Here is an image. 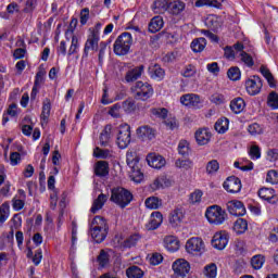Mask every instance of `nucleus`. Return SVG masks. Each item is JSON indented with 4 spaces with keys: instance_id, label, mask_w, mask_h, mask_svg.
<instances>
[{
    "instance_id": "32",
    "label": "nucleus",
    "mask_w": 278,
    "mask_h": 278,
    "mask_svg": "<svg viewBox=\"0 0 278 278\" xmlns=\"http://www.w3.org/2000/svg\"><path fill=\"white\" fill-rule=\"evenodd\" d=\"M168 3L170 0H155L153 4V10L156 14H164V12H168Z\"/></svg>"
},
{
    "instance_id": "38",
    "label": "nucleus",
    "mask_w": 278,
    "mask_h": 278,
    "mask_svg": "<svg viewBox=\"0 0 278 278\" xmlns=\"http://www.w3.org/2000/svg\"><path fill=\"white\" fill-rule=\"evenodd\" d=\"M110 131H112V127L111 126H105L103 131L100 134V144H101V147H109L110 146V139H111Z\"/></svg>"
},
{
    "instance_id": "37",
    "label": "nucleus",
    "mask_w": 278,
    "mask_h": 278,
    "mask_svg": "<svg viewBox=\"0 0 278 278\" xmlns=\"http://www.w3.org/2000/svg\"><path fill=\"white\" fill-rule=\"evenodd\" d=\"M249 229V223L244 218H239L235 222L233 230L236 233H244Z\"/></svg>"
},
{
    "instance_id": "60",
    "label": "nucleus",
    "mask_w": 278,
    "mask_h": 278,
    "mask_svg": "<svg viewBox=\"0 0 278 278\" xmlns=\"http://www.w3.org/2000/svg\"><path fill=\"white\" fill-rule=\"evenodd\" d=\"M108 49V43L104 41L100 42V49L98 54L99 64H103V59L105 58V50Z\"/></svg>"
},
{
    "instance_id": "29",
    "label": "nucleus",
    "mask_w": 278,
    "mask_h": 278,
    "mask_svg": "<svg viewBox=\"0 0 278 278\" xmlns=\"http://www.w3.org/2000/svg\"><path fill=\"white\" fill-rule=\"evenodd\" d=\"M93 157H98L100 160H112V157H114V151L97 147L93 150Z\"/></svg>"
},
{
    "instance_id": "52",
    "label": "nucleus",
    "mask_w": 278,
    "mask_h": 278,
    "mask_svg": "<svg viewBox=\"0 0 278 278\" xmlns=\"http://www.w3.org/2000/svg\"><path fill=\"white\" fill-rule=\"evenodd\" d=\"M227 76L232 80V81H238L240 79V68L239 67H230L227 72Z\"/></svg>"
},
{
    "instance_id": "2",
    "label": "nucleus",
    "mask_w": 278,
    "mask_h": 278,
    "mask_svg": "<svg viewBox=\"0 0 278 278\" xmlns=\"http://www.w3.org/2000/svg\"><path fill=\"white\" fill-rule=\"evenodd\" d=\"M110 201L115 203V205H118L122 210H125V207L134 201V194H131V191L122 187L113 188L111 190Z\"/></svg>"
},
{
    "instance_id": "41",
    "label": "nucleus",
    "mask_w": 278,
    "mask_h": 278,
    "mask_svg": "<svg viewBox=\"0 0 278 278\" xmlns=\"http://www.w3.org/2000/svg\"><path fill=\"white\" fill-rule=\"evenodd\" d=\"M203 5H207L208 8H222V3L218 0H198L195 2V8H203Z\"/></svg>"
},
{
    "instance_id": "4",
    "label": "nucleus",
    "mask_w": 278,
    "mask_h": 278,
    "mask_svg": "<svg viewBox=\"0 0 278 278\" xmlns=\"http://www.w3.org/2000/svg\"><path fill=\"white\" fill-rule=\"evenodd\" d=\"M130 92L137 101H147L153 97V87L149 83L139 80L130 88Z\"/></svg>"
},
{
    "instance_id": "14",
    "label": "nucleus",
    "mask_w": 278,
    "mask_h": 278,
    "mask_svg": "<svg viewBox=\"0 0 278 278\" xmlns=\"http://www.w3.org/2000/svg\"><path fill=\"white\" fill-rule=\"evenodd\" d=\"M224 188L227 192H230L231 194H236L240 192V190H242V182L240 178L236 176H230L224 182Z\"/></svg>"
},
{
    "instance_id": "50",
    "label": "nucleus",
    "mask_w": 278,
    "mask_h": 278,
    "mask_svg": "<svg viewBox=\"0 0 278 278\" xmlns=\"http://www.w3.org/2000/svg\"><path fill=\"white\" fill-rule=\"evenodd\" d=\"M266 181L267 184H271L275 186V184H278V173L275 169H270L267 172L266 175Z\"/></svg>"
},
{
    "instance_id": "27",
    "label": "nucleus",
    "mask_w": 278,
    "mask_h": 278,
    "mask_svg": "<svg viewBox=\"0 0 278 278\" xmlns=\"http://www.w3.org/2000/svg\"><path fill=\"white\" fill-rule=\"evenodd\" d=\"M149 73L152 79H156L157 81H162V79H164V75H166V73L164 72V68H162L160 64H152L149 67Z\"/></svg>"
},
{
    "instance_id": "1",
    "label": "nucleus",
    "mask_w": 278,
    "mask_h": 278,
    "mask_svg": "<svg viewBox=\"0 0 278 278\" xmlns=\"http://www.w3.org/2000/svg\"><path fill=\"white\" fill-rule=\"evenodd\" d=\"M109 229L110 227L108 226L105 218L96 216L90 224L91 238L94 240V242L101 244V242L108 238Z\"/></svg>"
},
{
    "instance_id": "56",
    "label": "nucleus",
    "mask_w": 278,
    "mask_h": 278,
    "mask_svg": "<svg viewBox=\"0 0 278 278\" xmlns=\"http://www.w3.org/2000/svg\"><path fill=\"white\" fill-rule=\"evenodd\" d=\"M268 105L270 108H274V110H277L278 108V94L277 92L273 91L268 96Z\"/></svg>"
},
{
    "instance_id": "35",
    "label": "nucleus",
    "mask_w": 278,
    "mask_h": 278,
    "mask_svg": "<svg viewBox=\"0 0 278 278\" xmlns=\"http://www.w3.org/2000/svg\"><path fill=\"white\" fill-rule=\"evenodd\" d=\"M49 116H51V100L46 98L42 103L41 118L47 123V121H49Z\"/></svg>"
},
{
    "instance_id": "39",
    "label": "nucleus",
    "mask_w": 278,
    "mask_h": 278,
    "mask_svg": "<svg viewBox=\"0 0 278 278\" xmlns=\"http://www.w3.org/2000/svg\"><path fill=\"white\" fill-rule=\"evenodd\" d=\"M202 199H203V191H201V189H195L193 192L189 194L190 205H199Z\"/></svg>"
},
{
    "instance_id": "45",
    "label": "nucleus",
    "mask_w": 278,
    "mask_h": 278,
    "mask_svg": "<svg viewBox=\"0 0 278 278\" xmlns=\"http://www.w3.org/2000/svg\"><path fill=\"white\" fill-rule=\"evenodd\" d=\"M264 262H266V260L263 255H255L251 260V265L253 268H255V270H260V268L264 266Z\"/></svg>"
},
{
    "instance_id": "40",
    "label": "nucleus",
    "mask_w": 278,
    "mask_h": 278,
    "mask_svg": "<svg viewBox=\"0 0 278 278\" xmlns=\"http://www.w3.org/2000/svg\"><path fill=\"white\" fill-rule=\"evenodd\" d=\"M244 100L242 98H236L230 102V109L235 112V114H240L242 110H244Z\"/></svg>"
},
{
    "instance_id": "48",
    "label": "nucleus",
    "mask_w": 278,
    "mask_h": 278,
    "mask_svg": "<svg viewBox=\"0 0 278 278\" xmlns=\"http://www.w3.org/2000/svg\"><path fill=\"white\" fill-rule=\"evenodd\" d=\"M178 153L179 155H188L190 153V143L186 140H181L178 144Z\"/></svg>"
},
{
    "instance_id": "13",
    "label": "nucleus",
    "mask_w": 278,
    "mask_h": 278,
    "mask_svg": "<svg viewBox=\"0 0 278 278\" xmlns=\"http://www.w3.org/2000/svg\"><path fill=\"white\" fill-rule=\"evenodd\" d=\"M226 205L231 216H244L247 214V207H244V203L241 201L231 200Z\"/></svg>"
},
{
    "instance_id": "47",
    "label": "nucleus",
    "mask_w": 278,
    "mask_h": 278,
    "mask_svg": "<svg viewBox=\"0 0 278 278\" xmlns=\"http://www.w3.org/2000/svg\"><path fill=\"white\" fill-rule=\"evenodd\" d=\"M98 262L101 268H105L106 264H110V254L105 250H101L98 256Z\"/></svg>"
},
{
    "instance_id": "31",
    "label": "nucleus",
    "mask_w": 278,
    "mask_h": 278,
    "mask_svg": "<svg viewBox=\"0 0 278 278\" xmlns=\"http://www.w3.org/2000/svg\"><path fill=\"white\" fill-rule=\"evenodd\" d=\"M162 27H164V20L161 16H155L149 24V31H151V34H157Z\"/></svg>"
},
{
    "instance_id": "24",
    "label": "nucleus",
    "mask_w": 278,
    "mask_h": 278,
    "mask_svg": "<svg viewBox=\"0 0 278 278\" xmlns=\"http://www.w3.org/2000/svg\"><path fill=\"white\" fill-rule=\"evenodd\" d=\"M180 103L187 106H197L201 103V98L194 93H187L180 97Z\"/></svg>"
},
{
    "instance_id": "19",
    "label": "nucleus",
    "mask_w": 278,
    "mask_h": 278,
    "mask_svg": "<svg viewBox=\"0 0 278 278\" xmlns=\"http://www.w3.org/2000/svg\"><path fill=\"white\" fill-rule=\"evenodd\" d=\"M147 162L152 168H164V166H166V160L157 154H149L147 156Z\"/></svg>"
},
{
    "instance_id": "8",
    "label": "nucleus",
    "mask_w": 278,
    "mask_h": 278,
    "mask_svg": "<svg viewBox=\"0 0 278 278\" xmlns=\"http://www.w3.org/2000/svg\"><path fill=\"white\" fill-rule=\"evenodd\" d=\"M131 142V131L129 125L121 126L117 134V147L119 149H127Z\"/></svg>"
},
{
    "instance_id": "64",
    "label": "nucleus",
    "mask_w": 278,
    "mask_h": 278,
    "mask_svg": "<svg viewBox=\"0 0 278 278\" xmlns=\"http://www.w3.org/2000/svg\"><path fill=\"white\" fill-rule=\"evenodd\" d=\"M50 207L51 210H55V207H58V190H53L50 193Z\"/></svg>"
},
{
    "instance_id": "10",
    "label": "nucleus",
    "mask_w": 278,
    "mask_h": 278,
    "mask_svg": "<svg viewBox=\"0 0 278 278\" xmlns=\"http://www.w3.org/2000/svg\"><path fill=\"white\" fill-rule=\"evenodd\" d=\"M229 244V233L225 230L216 232L212 239V245L218 251H223Z\"/></svg>"
},
{
    "instance_id": "28",
    "label": "nucleus",
    "mask_w": 278,
    "mask_h": 278,
    "mask_svg": "<svg viewBox=\"0 0 278 278\" xmlns=\"http://www.w3.org/2000/svg\"><path fill=\"white\" fill-rule=\"evenodd\" d=\"M207 47V40L203 37L195 38L191 42V49L193 53H201Z\"/></svg>"
},
{
    "instance_id": "5",
    "label": "nucleus",
    "mask_w": 278,
    "mask_h": 278,
    "mask_svg": "<svg viewBox=\"0 0 278 278\" xmlns=\"http://www.w3.org/2000/svg\"><path fill=\"white\" fill-rule=\"evenodd\" d=\"M126 162L132 173V177L136 178V181H142L144 175L140 172V167L138 166L140 157L138 156V152H136V150L127 151Z\"/></svg>"
},
{
    "instance_id": "49",
    "label": "nucleus",
    "mask_w": 278,
    "mask_h": 278,
    "mask_svg": "<svg viewBox=\"0 0 278 278\" xmlns=\"http://www.w3.org/2000/svg\"><path fill=\"white\" fill-rule=\"evenodd\" d=\"M176 168H184L185 170H190L192 168V161L190 160H176L175 162Z\"/></svg>"
},
{
    "instance_id": "34",
    "label": "nucleus",
    "mask_w": 278,
    "mask_h": 278,
    "mask_svg": "<svg viewBox=\"0 0 278 278\" xmlns=\"http://www.w3.org/2000/svg\"><path fill=\"white\" fill-rule=\"evenodd\" d=\"M126 276L128 278H142L144 277V271L140 267L132 265L126 269Z\"/></svg>"
},
{
    "instance_id": "21",
    "label": "nucleus",
    "mask_w": 278,
    "mask_h": 278,
    "mask_svg": "<svg viewBox=\"0 0 278 278\" xmlns=\"http://www.w3.org/2000/svg\"><path fill=\"white\" fill-rule=\"evenodd\" d=\"M94 175L97 177H108L110 175V163L98 161L94 165Z\"/></svg>"
},
{
    "instance_id": "59",
    "label": "nucleus",
    "mask_w": 278,
    "mask_h": 278,
    "mask_svg": "<svg viewBox=\"0 0 278 278\" xmlns=\"http://www.w3.org/2000/svg\"><path fill=\"white\" fill-rule=\"evenodd\" d=\"M8 212H10V206L7 203H3L0 206V223L8 220Z\"/></svg>"
},
{
    "instance_id": "11",
    "label": "nucleus",
    "mask_w": 278,
    "mask_h": 278,
    "mask_svg": "<svg viewBox=\"0 0 278 278\" xmlns=\"http://www.w3.org/2000/svg\"><path fill=\"white\" fill-rule=\"evenodd\" d=\"M262 86H264V84L262 83V78H260V76H253L245 81L247 91L252 97H255V94H260V92L262 91Z\"/></svg>"
},
{
    "instance_id": "33",
    "label": "nucleus",
    "mask_w": 278,
    "mask_h": 278,
    "mask_svg": "<svg viewBox=\"0 0 278 278\" xmlns=\"http://www.w3.org/2000/svg\"><path fill=\"white\" fill-rule=\"evenodd\" d=\"M229 129V118L222 117L215 123L217 134H225Z\"/></svg>"
},
{
    "instance_id": "44",
    "label": "nucleus",
    "mask_w": 278,
    "mask_h": 278,
    "mask_svg": "<svg viewBox=\"0 0 278 278\" xmlns=\"http://www.w3.org/2000/svg\"><path fill=\"white\" fill-rule=\"evenodd\" d=\"M161 206H162V200L155 197H151L146 200V207H148V210H157Z\"/></svg>"
},
{
    "instance_id": "58",
    "label": "nucleus",
    "mask_w": 278,
    "mask_h": 278,
    "mask_svg": "<svg viewBox=\"0 0 278 278\" xmlns=\"http://www.w3.org/2000/svg\"><path fill=\"white\" fill-rule=\"evenodd\" d=\"M182 77H194L197 68L193 65H187L185 71L181 72Z\"/></svg>"
},
{
    "instance_id": "3",
    "label": "nucleus",
    "mask_w": 278,
    "mask_h": 278,
    "mask_svg": "<svg viewBox=\"0 0 278 278\" xmlns=\"http://www.w3.org/2000/svg\"><path fill=\"white\" fill-rule=\"evenodd\" d=\"M132 43L134 39L130 33H123L119 35L113 46L115 55H127L131 49Z\"/></svg>"
},
{
    "instance_id": "22",
    "label": "nucleus",
    "mask_w": 278,
    "mask_h": 278,
    "mask_svg": "<svg viewBox=\"0 0 278 278\" xmlns=\"http://www.w3.org/2000/svg\"><path fill=\"white\" fill-rule=\"evenodd\" d=\"M137 136L142 140H153L155 138V129L150 126H141L137 129Z\"/></svg>"
},
{
    "instance_id": "9",
    "label": "nucleus",
    "mask_w": 278,
    "mask_h": 278,
    "mask_svg": "<svg viewBox=\"0 0 278 278\" xmlns=\"http://www.w3.org/2000/svg\"><path fill=\"white\" fill-rule=\"evenodd\" d=\"M173 270L175 278H186L190 273V263L184 258L177 260L173 263Z\"/></svg>"
},
{
    "instance_id": "25",
    "label": "nucleus",
    "mask_w": 278,
    "mask_h": 278,
    "mask_svg": "<svg viewBox=\"0 0 278 278\" xmlns=\"http://www.w3.org/2000/svg\"><path fill=\"white\" fill-rule=\"evenodd\" d=\"M184 220V211L181 208H175L169 214V225L172 227H179L181 225V222Z\"/></svg>"
},
{
    "instance_id": "61",
    "label": "nucleus",
    "mask_w": 278,
    "mask_h": 278,
    "mask_svg": "<svg viewBox=\"0 0 278 278\" xmlns=\"http://www.w3.org/2000/svg\"><path fill=\"white\" fill-rule=\"evenodd\" d=\"M248 131H249V134H251V136H257V135L262 134V126H260V124H257V123L251 124L248 127Z\"/></svg>"
},
{
    "instance_id": "51",
    "label": "nucleus",
    "mask_w": 278,
    "mask_h": 278,
    "mask_svg": "<svg viewBox=\"0 0 278 278\" xmlns=\"http://www.w3.org/2000/svg\"><path fill=\"white\" fill-rule=\"evenodd\" d=\"M241 62H244L249 68L255 65V62L253 61V56L251 54L247 53L245 51H242L240 53Z\"/></svg>"
},
{
    "instance_id": "63",
    "label": "nucleus",
    "mask_w": 278,
    "mask_h": 278,
    "mask_svg": "<svg viewBox=\"0 0 278 278\" xmlns=\"http://www.w3.org/2000/svg\"><path fill=\"white\" fill-rule=\"evenodd\" d=\"M88 18H90V9L85 8L80 11V24L86 25V23H88Z\"/></svg>"
},
{
    "instance_id": "57",
    "label": "nucleus",
    "mask_w": 278,
    "mask_h": 278,
    "mask_svg": "<svg viewBox=\"0 0 278 278\" xmlns=\"http://www.w3.org/2000/svg\"><path fill=\"white\" fill-rule=\"evenodd\" d=\"M110 116L113 118H121V103H116L109 110Z\"/></svg>"
},
{
    "instance_id": "17",
    "label": "nucleus",
    "mask_w": 278,
    "mask_h": 278,
    "mask_svg": "<svg viewBox=\"0 0 278 278\" xmlns=\"http://www.w3.org/2000/svg\"><path fill=\"white\" fill-rule=\"evenodd\" d=\"M163 220L164 217L162 216V213L153 212L150 216L149 222L146 224V229H148V231H153L157 229L160 225H162Z\"/></svg>"
},
{
    "instance_id": "16",
    "label": "nucleus",
    "mask_w": 278,
    "mask_h": 278,
    "mask_svg": "<svg viewBox=\"0 0 278 278\" xmlns=\"http://www.w3.org/2000/svg\"><path fill=\"white\" fill-rule=\"evenodd\" d=\"M258 197L260 199H263V201L271 203V205H275L278 201V197L275 194V190L273 188H261L258 190Z\"/></svg>"
},
{
    "instance_id": "12",
    "label": "nucleus",
    "mask_w": 278,
    "mask_h": 278,
    "mask_svg": "<svg viewBox=\"0 0 278 278\" xmlns=\"http://www.w3.org/2000/svg\"><path fill=\"white\" fill-rule=\"evenodd\" d=\"M142 73H144V65L129 68L124 76V81L126 84H134V81H138L142 77Z\"/></svg>"
},
{
    "instance_id": "46",
    "label": "nucleus",
    "mask_w": 278,
    "mask_h": 278,
    "mask_svg": "<svg viewBox=\"0 0 278 278\" xmlns=\"http://www.w3.org/2000/svg\"><path fill=\"white\" fill-rule=\"evenodd\" d=\"M218 168H220V164L218 161L212 160L206 164V173L208 175H214V173H218Z\"/></svg>"
},
{
    "instance_id": "43",
    "label": "nucleus",
    "mask_w": 278,
    "mask_h": 278,
    "mask_svg": "<svg viewBox=\"0 0 278 278\" xmlns=\"http://www.w3.org/2000/svg\"><path fill=\"white\" fill-rule=\"evenodd\" d=\"M205 25L211 27V29H218L220 26V17L214 14L208 15L206 18Z\"/></svg>"
},
{
    "instance_id": "6",
    "label": "nucleus",
    "mask_w": 278,
    "mask_h": 278,
    "mask_svg": "<svg viewBox=\"0 0 278 278\" xmlns=\"http://www.w3.org/2000/svg\"><path fill=\"white\" fill-rule=\"evenodd\" d=\"M205 216L211 225H223L227 220V213L216 205L210 206Z\"/></svg>"
},
{
    "instance_id": "62",
    "label": "nucleus",
    "mask_w": 278,
    "mask_h": 278,
    "mask_svg": "<svg viewBox=\"0 0 278 278\" xmlns=\"http://www.w3.org/2000/svg\"><path fill=\"white\" fill-rule=\"evenodd\" d=\"M38 0H27L25 8H24V12L26 14H29L31 12H34V10H36V4H37Z\"/></svg>"
},
{
    "instance_id": "55",
    "label": "nucleus",
    "mask_w": 278,
    "mask_h": 278,
    "mask_svg": "<svg viewBox=\"0 0 278 278\" xmlns=\"http://www.w3.org/2000/svg\"><path fill=\"white\" fill-rule=\"evenodd\" d=\"M123 110L128 114H131L136 110V102L134 100H126L123 102Z\"/></svg>"
},
{
    "instance_id": "23",
    "label": "nucleus",
    "mask_w": 278,
    "mask_h": 278,
    "mask_svg": "<svg viewBox=\"0 0 278 278\" xmlns=\"http://www.w3.org/2000/svg\"><path fill=\"white\" fill-rule=\"evenodd\" d=\"M163 244L167 251L170 253H175V251H179V240L175 236H166L163 240Z\"/></svg>"
},
{
    "instance_id": "54",
    "label": "nucleus",
    "mask_w": 278,
    "mask_h": 278,
    "mask_svg": "<svg viewBox=\"0 0 278 278\" xmlns=\"http://www.w3.org/2000/svg\"><path fill=\"white\" fill-rule=\"evenodd\" d=\"M151 114L153 116H156L157 118H166L168 116V110L162 108V109H151Z\"/></svg>"
},
{
    "instance_id": "20",
    "label": "nucleus",
    "mask_w": 278,
    "mask_h": 278,
    "mask_svg": "<svg viewBox=\"0 0 278 278\" xmlns=\"http://www.w3.org/2000/svg\"><path fill=\"white\" fill-rule=\"evenodd\" d=\"M212 139V132L207 128H201L195 132V140L200 147H203Z\"/></svg>"
},
{
    "instance_id": "26",
    "label": "nucleus",
    "mask_w": 278,
    "mask_h": 278,
    "mask_svg": "<svg viewBox=\"0 0 278 278\" xmlns=\"http://www.w3.org/2000/svg\"><path fill=\"white\" fill-rule=\"evenodd\" d=\"M108 202V195L105 193H101L93 201L92 206L90 208L91 214H97L99 210H103V205Z\"/></svg>"
},
{
    "instance_id": "30",
    "label": "nucleus",
    "mask_w": 278,
    "mask_h": 278,
    "mask_svg": "<svg viewBox=\"0 0 278 278\" xmlns=\"http://www.w3.org/2000/svg\"><path fill=\"white\" fill-rule=\"evenodd\" d=\"M260 72L263 77H265L270 88H277V81L275 80V76H273V73H270V70H268V67L262 65Z\"/></svg>"
},
{
    "instance_id": "42",
    "label": "nucleus",
    "mask_w": 278,
    "mask_h": 278,
    "mask_svg": "<svg viewBox=\"0 0 278 278\" xmlns=\"http://www.w3.org/2000/svg\"><path fill=\"white\" fill-rule=\"evenodd\" d=\"M140 242V235L135 233L128 237L124 242H123V248L124 249H131V247H136Z\"/></svg>"
},
{
    "instance_id": "7",
    "label": "nucleus",
    "mask_w": 278,
    "mask_h": 278,
    "mask_svg": "<svg viewBox=\"0 0 278 278\" xmlns=\"http://www.w3.org/2000/svg\"><path fill=\"white\" fill-rule=\"evenodd\" d=\"M205 249V243L203 239L199 237H193L189 239L186 243V251L191 255H201Z\"/></svg>"
},
{
    "instance_id": "18",
    "label": "nucleus",
    "mask_w": 278,
    "mask_h": 278,
    "mask_svg": "<svg viewBox=\"0 0 278 278\" xmlns=\"http://www.w3.org/2000/svg\"><path fill=\"white\" fill-rule=\"evenodd\" d=\"M186 10V2L181 0H169L168 3V13L173 14L174 16H179L181 12Z\"/></svg>"
},
{
    "instance_id": "53",
    "label": "nucleus",
    "mask_w": 278,
    "mask_h": 278,
    "mask_svg": "<svg viewBox=\"0 0 278 278\" xmlns=\"http://www.w3.org/2000/svg\"><path fill=\"white\" fill-rule=\"evenodd\" d=\"M77 49H79V39H77V36H73L67 55H74V53H77Z\"/></svg>"
},
{
    "instance_id": "36",
    "label": "nucleus",
    "mask_w": 278,
    "mask_h": 278,
    "mask_svg": "<svg viewBox=\"0 0 278 278\" xmlns=\"http://www.w3.org/2000/svg\"><path fill=\"white\" fill-rule=\"evenodd\" d=\"M203 275L205 278H216L218 275V267L216 264L211 263L204 267Z\"/></svg>"
},
{
    "instance_id": "15",
    "label": "nucleus",
    "mask_w": 278,
    "mask_h": 278,
    "mask_svg": "<svg viewBox=\"0 0 278 278\" xmlns=\"http://www.w3.org/2000/svg\"><path fill=\"white\" fill-rule=\"evenodd\" d=\"M99 40L100 36L97 35H89L87 38V41L85 43V49H84V56L88 58L89 51H99Z\"/></svg>"
}]
</instances>
